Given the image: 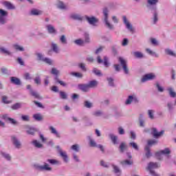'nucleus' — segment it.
Returning a JSON list of instances; mask_svg holds the SVG:
<instances>
[{"label": "nucleus", "instance_id": "0eeeda50", "mask_svg": "<svg viewBox=\"0 0 176 176\" xmlns=\"http://www.w3.org/2000/svg\"><path fill=\"white\" fill-rule=\"evenodd\" d=\"M97 62L98 64H104V67H106V68H108V67H109V63H108V57L107 56H104L103 60L101 59V56H98L97 57Z\"/></svg>", "mask_w": 176, "mask_h": 176}, {"label": "nucleus", "instance_id": "7c9ffc66", "mask_svg": "<svg viewBox=\"0 0 176 176\" xmlns=\"http://www.w3.org/2000/svg\"><path fill=\"white\" fill-rule=\"evenodd\" d=\"M88 85V87L89 89H91L93 87H96V86H97V85H98V82H97V80H93L89 82Z\"/></svg>", "mask_w": 176, "mask_h": 176}, {"label": "nucleus", "instance_id": "473e14b6", "mask_svg": "<svg viewBox=\"0 0 176 176\" xmlns=\"http://www.w3.org/2000/svg\"><path fill=\"white\" fill-rule=\"evenodd\" d=\"M54 80L56 81V83H59L60 86H63V87H65V86H67V83L58 79V76H55Z\"/></svg>", "mask_w": 176, "mask_h": 176}, {"label": "nucleus", "instance_id": "a878e982", "mask_svg": "<svg viewBox=\"0 0 176 176\" xmlns=\"http://www.w3.org/2000/svg\"><path fill=\"white\" fill-rule=\"evenodd\" d=\"M3 5L6 6V8H7V9H9L10 10H12L16 8L14 6H13V4L9 1H5Z\"/></svg>", "mask_w": 176, "mask_h": 176}, {"label": "nucleus", "instance_id": "72a5a7b5", "mask_svg": "<svg viewBox=\"0 0 176 176\" xmlns=\"http://www.w3.org/2000/svg\"><path fill=\"white\" fill-rule=\"evenodd\" d=\"M146 53H148V54H149L150 56H153V57H159V54H157L156 52L152 51L151 49L147 48L146 49Z\"/></svg>", "mask_w": 176, "mask_h": 176}, {"label": "nucleus", "instance_id": "6ab92c4d", "mask_svg": "<svg viewBox=\"0 0 176 176\" xmlns=\"http://www.w3.org/2000/svg\"><path fill=\"white\" fill-rule=\"evenodd\" d=\"M112 167L113 173L116 174L117 176H120V174H122V170H120V168L115 164H112Z\"/></svg>", "mask_w": 176, "mask_h": 176}, {"label": "nucleus", "instance_id": "f3484780", "mask_svg": "<svg viewBox=\"0 0 176 176\" xmlns=\"http://www.w3.org/2000/svg\"><path fill=\"white\" fill-rule=\"evenodd\" d=\"M78 87L79 90H81L82 91H84L85 93L89 91V89H90V88H89L88 84H79L78 85Z\"/></svg>", "mask_w": 176, "mask_h": 176}, {"label": "nucleus", "instance_id": "4d7b16f0", "mask_svg": "<svg viewBox=\"0 0 176 176\" xmlns=\"http://www.w3.org/2000/svg\"><path fill=\"white\" fill-rule=\"evenodd\" d=\"M107 82H109V86H111V87H115V83L113 82V78L111 77L107 78Z\"/></svg>", "mask_w": 176, "mask_h": 176}, {"label": "nucleus", "instance_id": "603ef678", "mask_svg": "<svg viewBox=\"0 0 176 176\" xmlns=\"http://www.w3.org/2000/svg\"><path fill=\"white\" fill-rule=\"evenodd\" d=\"M102 115H104V113L102 111H101V110H98L93 113V116H96V118L102 116Z\"/></svg>", "mask_w": 176, "mask_h": 176}, {"label": "nucleus", "instance_id": "69168bd1", "mask_svg": "<svg viewBox=\"0 0 176 176\" xmlns=\"http://www.w3.org/2000/svg\"><path fill=\"white\" fill-rule=\"evenodd\" d=\"M51 74L52 75H55V76H58V74H60V71H58V69H56V68L53 67L51 70Z\"/></svg>", "mask_w": 176, "mask_h": 176}, {"label": "nucleus", "instance_id": "393cba45", "mask_svg": "<svg viewBox=\"0 0 176 176\" xmlns=\"http://www.w3.org/2000/svg\"><path fill=\"white\" fill-rule=\"evenodd\" d=\"M11 82L16 86H20V85H21V81H20V79L16 77H11Z\"/></svg>", "mask_w": 176, "mask_h": 176}, {"label": "nucleus", "instance_id": "20e7f679", "mask_svg": "<svg viewBox=\"0 0 176 176\" xmlns=\"http://www.w3.org/2000/svg\"><path fill=\"white\" fill-rule=\"evenodd\" d=\"M171 153V151H170V148H166L164 150H162L160 151H157L155 153V157L158 160H162L163 159L162 155H170Z\"/></svg>", "mask_w": 176, "mask_h": 176}, {"label": "nucleus", "instance_id": "cd10ccee", "mask_svg": "<svg viewBox=\"0 0 176 176\" xmlns=\"http://www.w3.org/2000/svg\"><path fill=\"white\" fill-rule=\"evenodd\" d=\"M159 167L157 162H150L148 165V170L151 171L153 168H157Z\"/></svg>", "mask_w": 176, "mask_h": 176}, {"label": "nucleus", "instance_id": "864d4df0", "mask_svg": "<svg viewBox=\"0 0 176 176\" xmlns=\"http://www.w3.org/2000/svg\"><path fill=\"white\" fill-rule=\"evenodd\" d=\"M13 47L15 49V50H18L19 52H24V47H23L17 44H14L13 45Z\"/></svg>", "mask_w": 176, "mask_h": 176}, {"label": "nucleus", "instance_id": "8fccbe9b", "mask_svg": "<svg viewBox=\"0 0 176 176\" xmlns=\"http://www.w3.org/2000/svg\"><path fill=\"white\" fill-rule=\"evenodd\" d=\"M1 154L6 160L10 161L12 159V157H10V155H9L8 153L1 152Z\"/></svg>", "mask_w": 176, "mask_h": 176}, {"label": "nucleus", "instance_id": "2eb2a0df", "mask_svg": "<svg viewBox=\"0 0 176 176\" xmlns=\"http://www.w3.org/2000/svg\"><path fill=\"white\" fill-rule=\"evenodd\" d=\"M131 102L137 103L138 102V99H137L135 96H128V98L125 101L126 105H130Z\"/></svg>", "mask_w": 176, "mask_h": 176}, {"label": "nucleus", "instance_id": "a211bd4d", "mask_svg": "<svg viewBox=\"0 0 176 176\" xmlns=\"http://www.w3.org/2000/svg\"><path fill=\"white\" fill-rule=\"evenodd\" d=\"M51 48L52 52H54V53H56V54H58V53H60V47H58V45L56 43H52Z\"/></svg>", "mask_w": 176, "mask_h": 176}, {"label": "nucleus", "instance_id": "aec40b11", "mask_svg": "<svg viewBox=\"0 0 176 176\" xmlns=\"http://www.w3.org/2000/svg\"><path fill=\"white\" fill-rule=\"evenodd\" d=\"M50 130L51 131L52 134H54V135H56V138H61V135L60 134V133H58V131H57V130L55 129L54 127L53 126H50Z\"/></svg>", "mask_w": 176, "mask_h": 176}, {"label": "nucleus", "instance_id": "423d86ee", "mask_svg": "<svg viewBox=\"0 0 176 176\" xmlns=\"http://www.w3.org/2000/svg\"><path fill=\"white\" fill-rule=\"evenodd\" d=\"M118 61L121 65V66L122 67V69L124 70V74H126V75L129 74V68L127 67V61H126V60H124L122 57L118 58Z\"/></svg>", "mask_w": 176, "mask_h": 176}, {"label": "nucleus", "instance_id": "3c124183", "mask_svg": "<svg viewBox=\"0 0 176 176\" xmlns=\"http://www.w3.org/2000/svg\"><path fill=\"white\" fill-rule=\"evenodd\" d=\"M129 146H132V148L133 149H135V151H139L140 148L138 147V145L137 144V143L132 142L129 143Z\"/></svg>", "mask_w": 176, "mask_h": 176}, {"label": "nucleus", "instance_id": "37998d69", "mask_svg": "<svg viewBox=\"0 0 176 176\" xmlns=\"http://www.w3.org/2000/svg\"><path fill=\"white\" fill-rule=\"evenodd\" d=\"M122 166H131L133 164V160H126L121 162Z\"/></svg>", "mask_w": 176, "mask_h": 176}, {"label": "nucleus", "instance_id": "13d9d810", "mask_svg": "<svg viewBox=\"0 0 176 176\" xmlns=\"http://www.w3.org/2000/svg\"><path fill=\"white\" fill-rule=\"evenodd\" d=\"M155 86L157 89V91H160V93H163V91H164V88L160 86V84L159 82H156Z\"/></svg>", "mask_w": 176, "mask_h": 176}, {"label": "nucleus", "instance_id": "ea45409f", "mask_svg": "<svg viewBox=\"0 0 176 176\" xmlns=\"http://www.w3.org/2000/svg\"><path fill=\"white\" fill-rule=\"evenodd\" d=\"M59 41L62 45H67L68 43V41H67V37H65V35L60 36Z\"/></svg>", "mask_w": 176, "mask_h": 176}, {"label": "nucleus", "instance_id": "b1692460", "mask_svg": "<svg viewBox=\"0 0 176 176\" xmlns=\"http://www.w3.org/2000/svg\"><path fill=\"white\" fill-rule=\"evenodd\" d=\"M30 95L32 96V97H34V98H36L37 100H42V97L39 96V94L38 92L33 91L32 89H30Z\"/></svg>", "mask_w": 176, "mask_h": 176}, {"label": "nucleus", "instance_id": "774afa93", "mask_svg": "<svg viewBox=\"0 0 176 176\" xmlns=\"http://www.w3.org/2000/svg\"><path fill=\"white\" fill-rule=\"evenodd\" d=\"M34 80V83L36 85H41V77L40 76L35 77Z\"/></svg>", "mask_w": 176, "mask_h": 176}, {"label": "nucleus", "instance_id": "dca6fc26", "mask_svg": "<svg viewBox=\"0 0 176 176\" xmlns=\"http://www.w3.org/2000/svg\"><path fill=\"white\" fill-rule=\"evenodd\" d=\"M86 20L88 21L89 24L94 26H96V24H97V22L98 21V19L94 16H87Z\"/></svg>", "mask_w": 176, "mask_h": 176}, {"label": "nucleus", "instance_id": "c9c22d12", "mask_svg": "<svg viewBox=\"0 0 176 176\" xmlns=\"http://www.w3.org/2000/svg\"><path fill=\"white\" fill-rule=\"evenodd\" d=\"M47 30L50 34H56V29H54V27L52 25H47Z\"/></svg>", "mask_w": 176, "mask_h": 176}, {"label": "nucleus", "instance_id": "052dcab7", "mask_svg": "<svg viewBox=\"0 0 176 176\" xmlns=\"http://www.w3.org/2000/svg\"><path fill=\"white\" fill-rule=\"evenodd\" d=\"M72 151H74V152H79V144H74L71 146Z\"/></svg>", "mask_w": 176, "mask_h": 176}, {"label": "nucleus", "instance_id": "58836bf2", "mask_svg": "<svg viewBox=\"0 0 176 176\" xmlns=\"http://www.w3.org/2000/svg\"><path fill=\"white\" fill-rule=\"evenodd\" d=\"M41 14L42 12L36 9H32L30 12V14H32V16H39Z\"/></svg>", "mask_w": 176, "mask_h": 176}, {"label": "nucleus", "instance_id": "7ed1b4c3", "mask_svg": "<svg viewBox=\"0 0 176 176\" xmlns=\"http://www.w3.org/2000/svg\"><path fill=\"white\" fill-rule=\"evenodd\" d=\"M8 14L7 11L0 9V25H5L8 23V19H6Z\"/></svg>", "mask_w": 176, "mask_h": 176}, {"label": "nucleus", "instance_id": "f03ea898", "mask_svg": "<svg viewBox=\"0 0 176 176\" xmlns=\"http://www.w3.org/2000/svg\"><path fill=\"white\" fill-rule=\"evenodd\" d=\"M109 13V10H108V8H105L103 9V14H104V21L105 23L106 27L109 28V30H115V26L109 23V21H108V14Z\"/></svg>", "mask_w": 176, "mask_h": 176}, {"label": "nucleus", "instance_id": "5fc2aeb1", "mask_svg": "<svg viewBox=\"0 0 176 176\" xmlns=\"http://www.w3.org/2000/svg\"><path fill=\"white\" fill-rule=\"evenodd\" d=\"M43 63H45V64H48V65H53V60L50 58H45Z\"/></svg>", "mask_w": 176, "mask_h": 176}, {"label": "nucleus", "instance_id": "e2e57ef3", "mask_svg": "<svg viewBox=\"0 0 176 176\" xmlns=\"http://www.w3.org/2000/svg\"><path fill=\"white\" fill-rule=\"evenodd\" d=\"M2 102L3 104H10V102H12V101L8 100V96H2Z\"/></svg>", "mask_w": 176, "mask_h": 176}, {"label": "nucleus", "instance_id": "c85d7f7f", "mask_svg": "<svg viewBox=\"0 0 176 176\" xmlns=\"http://www.w3.org/2000/svg\"><path fill=\"white\" fill-rule=\"evenodd\" d=\"M119 149L120 153H124V151L127 149V145H126V143L122 142L120 144Z\"/></svg>", "mask_w": 176, "mask_h": 176}, {"label": "nucleus", "instance_id": "4c0bfd02", "mask_svg": "<svg viewBox=\"0 0 176 176\" xmlns=\"http://www.w3.org/2000/svg\"><path fill=\"white\" fill-rule=\"evenodd\" d=\"M36 56L37 57L38 61H43V62L45 58V56L42 53H39V52L36 53Z\"/></svg>", "mask_w": 176, "mask_h": 176}, {"label": "nucleus", "instance_id": "338daca9", "mask_svg": "<svg viewBox=\"0 0 176 176\" xmlns=\"http://www.w3.org/2000/svg\"><path fill=\"white\" fill-rule=\"evenodd\" d=\"M74 43H76V45H78L79 46H82V45L85 43V41L82 39H77L74 41Z\"/></svg>", "mask_w": 176, "mask_h": 176}, {"label": "nucleus", "instance_id": "f8f14e48", "mask_svg": "<svg viewBox=\"0 0 176 176\" xmlns=\"http://www.w3.org/2000/svg\"><path fill=\"white\" fill-rule=\"evenodd\" d=\"M123 23L125 24L126 29L130 31V32H134V29L133 28V25H131L130 23H129V21H127V18L126 16L122 17Z\"/></svg>", "mask_w": 176, "mask_h": 176}, {"label": "nucleus", "instance_id": "c756f323", "mask_svg": "<svg viewBox=\"0 0 176 176\" xmlns=\"http://www.w3.org/2000/svg\"><path fill=\"white\" fill-rule=\"evenodd\" d=\"M164 52L168 56H171L172 57H176V54L170 48L165 49Z\"/></svg>", "mask_w": 176, "mask_h": 176}, {"label": "nucleus", "instance_id": "5701e85b", "mask_svg": "<svg viewBox=\"0 0 176 176\" xmlns=\"http://www.w3.org/2000/svg\"><path fill=\"white\" fill-rule=\"evenodd\" d=\"M109 137L114 145H116V144H118V136L113 135V133H110L109 135Z\"/></svg>", "mask_w": 176, "mask_h": 176}, {"label": "nucleus", "instance_id": "ddd939ff", "mask_svg": "<svg viewBox=\"0 0 176 176\" xmlns=\"http://www.w3.org/2000/svg\"><path fill=\"white\" fill-rule=\"evenodd\" d=\"M158 3L159 0H147V8H148L150 10H152V8H157L156 5H157Z\"/></svg>", "mask_w": 176, "mask_h": 176}, {"label": "nucleus", "instance_id": "f257e3e1", "mask_svg": "<svg viewBox=\"0 0 176 176\" xmlns=\"http://www.w3.org/2000/svg\"><path fill=\"white\" fill-rule=\"evenodd\" d=\"M34 169L37 170V171H52V168L49 166V164L46 162H44V165H39V164H34L33 165Z\"/></svg>", "mask_w": 176, "mask_h": 176}, {"label": "nucleus", "instance_id": "2f4dec72", "mask_svg": "<svg viewBox=\"0 0 176 176\" xmlns=\"http://www.w3.org/2000/svg\"><path fill=\"white\" fill-rule=\"evenodd\" d=\"M33 118L36 120L37 122H41L43 120V116L41 115V113H36L33 115Z\"/></svg>", "mask_w": 176, "mask_h": 176}, {"label": "nucleus", "instance_id": "a19ab883", "mask_svg": "<svg viewBox=\"0 0 176 176\" xmlns=\"http://www.w3.org/2000/svg\"><path fill=\"white\" fill-rule=\"evenodd\" d=\"M0 52L1 53H3V54H7V56H12V52L8 51V50H6V48H5L3 47H0Z\"/></svg>", "mask_w": 176, "mask_h": 176}, {"label": "nucleus", "instance_id": "0e129e2a", "mask_svg": "<svg viewBox=\"0 0 176 176\" xmlns=\"http://www.w3.org/2000/svg\"><path fill=\"white\" fill-rule=\"evenodd\" d=\"M78 67H79V68H80V69H82L84 72H86V71H87V69L86 68V65H85V63H79V64H78Z\"/></svg>", "mask_w": 176, "mask_h": 176}, {"label": "nucleus", "instance_id": "1a4fd4ad", "mask_svg": "<svg viewBox=\"0 0 176 176\" xmlns=\"http://www.w3.org/2000/svg\"><path fill=\"white\" fill-rule=\"evenodd\" d=\"M151 134L154 137V138H159L164 134V131H161L160 132H157V129L156 128L151 129Z\"/></svg>", "mask_w": 176, "mask_h": 176}, {"label": "nucleus", "instance_id": "412c9836", "mask_svg": "<svg viewBox=\"0 0 176 176\" xmlns=\"http://www.w3.org/2000/svg\"><path fill=\"white\" fill-rule=\"evenodd\" d=\"M87 139L89 141V146L92 148H97L98 146L97 143L96 142V140H94L93 138H91V136H87Z\"/></svg>", "mask_w": 176, "mask_h": 176}, {"label": "nucleus", "instance_id": "49530a36", "mask_svg": "<svg viewBox=\"0 0 176 176\" xmlns=\"http://www.w3.org/2000/svg\"><path fill=\"white\" fill-rule=\"evenodd\" d=\"M93 74L96 75V76H102V74L100 70H98L97 68L94 67L92 70Z\"/></svg>", "mask_w": 176, "mask_h": 176}, {"label": "nucleus", "instance_id": "79ce46f5", "mask_svg": "<svg viewBox=\"0 0 176 176\" xmlns=\"http://www.w3.org/2000/svg\"><path fill=\"white\" fill-rule=\"evenodd\" d=\"M84 107L85 108H88L89 109H90V108H93V103H91L89 100H85L84 101Z\"/></svg>", "mask_w": 176, "mask_h": 176}, {"label": "nucleus", "instance_id": "6e6d98bb", "mask_svg": "<svg viewBox=\"0 0 176 176\" xmlns=\"http://www.w3.org/2000/svg\"><path fill=\"white\" fill-rule=\"evenodd\" d=\"M71 19H73V20L81 21L82 20V16L79 14H72L71 15Z\"/></svg>", "mask_w": 176, "mask_h": 176}, {"label": "nucleus", "instance_id": "9b49d317", "mask_svg": "<svg viewBox=\"0 0 176 176\" xmlns=\"http://www.w3.org/2000/svg\"><path fill=\"white\" fill-rule=\"evenodd\" d=\"M151 13H153V23L156 24L157 23L159 19L157 18L158 14H157V7H153L151 8Z\"/></svg>", "mask_w": 176, "mask_h": 176}, {"label": "nucleus", "instance_id": "a18cd8bd", "mask_svg": "<svg viewBox=\"0 0 176 176\" xmlns=\"http://www.w3.org/2000/svg\"><path fill=\"white\" fill-rule=\"evenodd\" d=\"M154 113H155V110H148V118L151 120H153V119H155Z\"/></svg>", "mask_w": 176, "mask_h": 176}, {"label": "nucleus", "instance_id": "9d476101", "mask_svg": "<svg viewBox=\"0 0 176 176\" xmlns=\"http://www.w3.org/2000/svg\"><path fill=\"white\" fill-rule=\"evenodd\" d=\"M156 78V76H155V74H148L144 75L141 81L144 83L148 80H153V79H155Z\"/></svg>", "mask_w": 176, "mask_h": 176}, {"label": "nucleus", "instance_id": "bf43d9fd", "mask_svg": "<svg viewBox=\"0 0 176 176\" xmlns=\"http://www.w3.org/2000/svg\"><path fill=\"white\" fill-rule=\"evenodd\" d=\"M58 9H62V10L67 9V6H65V4H64V3H63L62 1H59V3H58Z\"/></svg>", "mask_w": 176, "mask_h": 176}, {"label": "nucleus", "instance_id": "e433bc0d", "mask_svg": "<svg viewBox=\"0 0 176 176\" xmlns=\"http://www.w3.org/2000/svg\"><path fill=\"white\" fill-rule=\"evenodd\" d=\"M132 54L135 57V58H144V54L140 52H134Z\"/></svg>", "mask_w": 176, "mask_h": 176}, {"label": "nucleus", "instance_id": "f704fd0d", "mask_svg": "<svg viewBox=\"0 0 176 176\" xmlns=\"http://www.w3.org/2000/svg\"><path fill=\"white\" fill-rule=\"evenodd\" d=\"M167 90L169 93L170 97H171L172 98H175L176 93L175 91H174V89L172 87H169L167 89Z\"/></svg>", "mask_w": 176, "mask_h": 176}, {"label": "nucleus", "instance_id": "bb28decb", "mask_svg": "<svg viewBox=\"0 0 176 176\" xmlns=\"http://www.w3.org/2000/svg\"><path fill=\"white\" fill-rule=\"evenodd\" d=\"M144 151L146 152V157H147V159H149V157L152 156V153H151V148L149 147V146H146L144 148Z\"/></svg>", "mask_w": 176, "mask_h": 176}, {"label": "nucleus", "instance_id": "39448f33", "mask_svg": "<svg viewBox=\"0 0 176 176\" xmlns=\"http://www.w3.org/2000/svg\"><path fill=\"white\" fill-rule=\"evenodd\" d=\"M56 149L60 156L63 159L65 163H68V155H67V152L63 151L60 146H56Z\"/></svg>", "mask_w": 176, "mask_h": 176}, {"label": "nucleus", "instance_id": "c03bdc74", "mask_svg": "<svg viewBox=\"0 0 176 176\" xmlns=\"http://www.w3.org/2000/svg\"><path fill=\"white\" fill-rule=\"evenodd\" d=\"M159 142L155 139L148 140L147 144L148 146H152V145H157Z\"/></svg>", "mask_w": 176, "mask_h": 176}, {"label": "nucleus", "instance_id": "680f3d73", "mask_svg": "<svg viewBox=\"0 0 176 176\" xmlns=\"http://www.w3.org/2000/svg\"><path fill=\"white\" fill-rule=\"evenodd\" d=\"M47 163H50V164H58V161L56 160H53V159H48L47 160Z\"/></svg>", "mask_w": 176, "mask_h": 176}, {"label": "nucleus", "instance_id": "6e6552de", "mask_svg": "<svg viewBox=\"0 0 176 176\" xmlns=\"http://www.w3.org/2000/svg\"><path fill=\"white\" fill-rule=\"evenodd\" d=\"M11 141L16 149H20V148H21V142H20L16 136H12Z\"/></svg>", "mask_w": 176, "mask_h": 176}, {"label": "nucleus", "instance_id": "4be33fe9", "mask_svg": "<svg viewBox=\"0 0 176 176\" xmlns=\"http://www.w3.org/2000/svg\"><path fill=\"white\" fill-rule=\"evenodd\" d=\"M32 145L35 146V148H38V149H41V148H43V144H41L39 141L34 140L32 142Z\"/></svg>", "mask_w": 176, "mask_h": 176}, {"label": "nucleus", "instance_id": "4468645a", "mask_svg": "<svg viewBox=\"0 0 176 176\" xmlns=\"http://www.w3.org/2000/svg\"><path fill=\"white\" fill-rule=\"evenodd\" d=\"M38 129L32 126H28L26 129V134L28 135H35V133H37Z\"/></svg>", "mask_w": 176, "mask_h": 176}, {"label": "nucleus", "instance_id": "09e8293b", "mask_svg": "<svg viewBox=\"0 0 176 176\" xmlns=\"http://www.w3.org/2000/svg\"><path fill=\"white\" fill-rule=\"evenodd\" d=\"M12 109L16 111L17 109H20L21 108V103H15L11 106Z\"/></svg>", "mask_w": 176, "mask_h": 176}, {"label": "nucleus", "instance_id": "de8ad7c7", "mask_svg": "<svg viewBox=\"0 0 176 176\" xmlns=\"http://www.w3.org/2000/svg\"><path fill=\"white\" fill-rule=\"evenodd\" d=\"M142 117H143L142 114H140V118H139V126H140V127H145V121L141 118Z\"/></svg>", "mask_w": 176, "mask_h": 176}]
</instances>
